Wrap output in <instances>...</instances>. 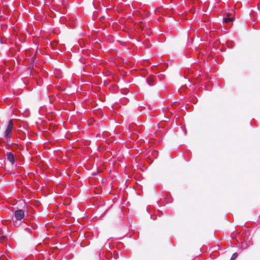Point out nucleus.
Returning <instances> with one entry per match:
<instances>
[{"instance_id": "5", "label": "nucleus", "mask_w": 260, "mask_h": 260, "mask_svg": "<svg viewBox=\"0 0 260 260\" xmlns=\"http://www.w3.org/2000/svg\"><path fill=\"white\" fill-rule=\"evenodd\" d=\"M233 20V18H224V22L225 23H228L229 22H231V21H232Z\"/></svg>"}, {"instance_id": "4", "label": "nucleus", "mask_w": 260, "mask_h": 260, "mask_svg": "<svg viewBox=\"0 0 260 260\" xmlns=\"http://www.w3.org/2000/svg\"><path fill=\"white\" fill-rule=\"evenodd\" d=\"M154 78L152 76L149 77V78H148L147 79V82L150 86L153 85V82H154Z\"/></svg>"}, {"instance_id": "2", "label": "nucleus", "mask_w": 260, "mask_h": 260, "mask_svg": "<svg viewBox=\"0 0 260 260\" xmlns=\"http://www.w3.org/2000/svg\"><path fill=\"white\" fill-rule=\"evenodd\" d=\"M14 216L16 220H20L24 217V212L21 209L17 210L15 211Z\"/></svg>"}, {"instance_id": "1", "label": "nucleus", "mask_w": 260, "mask_h": 260, "mask_svg": "<svg viewBox=\"0 0 260 260\" xmlns=\"http://www.w3.org/2000/svg\"><path fill=\"white\" fill-rule=\"evenodd\" d=\"M13 127V121H12V120H10L9 121L8 125L7 127V129L5 131V137L7 140L10 139V135L12 132Z\"/></svg>"}, {"instance_id": "6", "label": "nucleus", "mask_w": 260, "mask_h": 260, "mask_svg": "<svg viewBox=\"0 0 260 260\" xmlns=\"http://www.w3.org/2000/svg\"><path fill=\"white\" fill-rule=\"evenodd\" d=\"M54 3L55 4L60 6L61 4H63V0H58V2H55V0H54Z\"/></svg>"}, {"instance_id": "7", "label": "nucleus", "mask_w": 260, "mask_h": 260, "mask_svg": "<svg viewBox=\"0 0 260 260\" xmlns=\"http://www.w3.org/2000/svg\"><path fill=\"white\" fill-rule=\"evenodd\" d=\"M237 256V253H234L233 254L232 256L231 257V260H234L235 258H236Z\"/></svg>"}, {"instance_id": "3", "label": "nucleus", "mask_w": 260, "mask_h": 260, "mask_svg": "<svg viewBox=\"0 0 260 260\" xmlns=\"http://www.w3.org/2000/svg\"><path fill=\"white\" fill-rule=\"evenodd\" d=\"M7 159L11 162L12 164H14L15 159L13 154L11 152H9L7 153Z\"/></svg>"}]
</instances>
